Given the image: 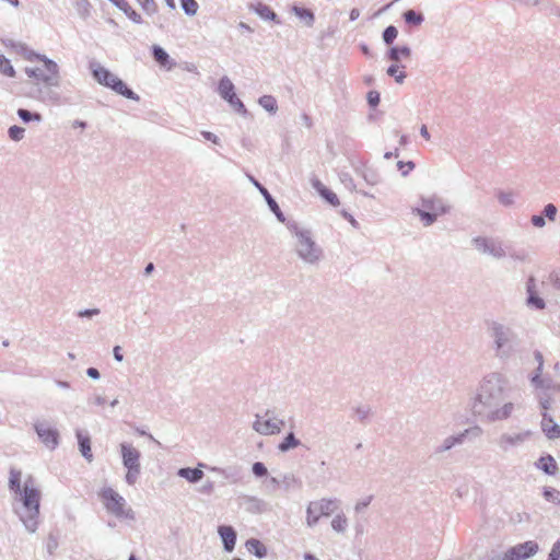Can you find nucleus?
<instances>
[{
  "label": "nucleus",
  "mask_w": 560,
  "mask_h": 560,
  "mask_svg": "<svg viewBox=\"0 0 560 560\" xmlns=\"http://www.w3.org/2000/svg\"><path fill=\"white\" fill-rule=\"evenodd\" d=\"M137 1L141 5L143 11L149 15H152L158 11V5L154 0H137Z\"/></svg>",
  "instance_id": "47"
},
{
  "label": "nucleus",
  "mask_w": 560,
  "mask_h": 560,
  "mask_svg": "<svg viewBox=\"0 0 560 560\" xmlns=\"http://www.w3.org/2000/svg\"><path fill=\"white\" fill-rule=\"evenodd\" d=\"M114 359L118 362H121L124 360V354L121 352L120 346H115L113 349Z\"/></svg>",
  "instance_id": "60"
},
{
  "label": "nucleus",
  "mask_w": 560,
  "mask_h": 560,
  "mask_svg": "<svg viewBox=\"0 0 560 560\" xmlns=\"http://www.w3.org/2000/svg\"><path fill=\"white\" fill-rule=\"evenodd\" d=\"M98 497L108 513L115 515L118 518H135V513L130 508H127L126 500L113 488H102L98 492Z\"/></svg>",
  "instance_id": "7"
},
{
  "label": "nucleus",
  "mask_w": 560,
  "mask_h": 560,
  "mask_svg": "<svg viewBox=\"0 0 560 560\" xmlns=\"http://www.w3.org/2000/svg\"><path fill=\"white\" fill-rule=\"evenodd\" d=\"M26 59H36L44 63V69L37 67L25 68L26 75L36 80V82L32 84L27 96L42 103L58 104L60 95L54 88H59L60 85L59 66L45 55L35 51H30Z\"/></svg>",
  "instance_id": "2"
},
{
  "label": "nucleus",
  "mask_w": 560,
  "mask_h": 560,
  "mask_svg": "<svg viewBox=\"0 0 560 560\" xmlns=\"http://www.w3.org/2000/svg\"><path fill=\"white\" fill-rule=\"evenodd\" d=\"M120 453L122 458V464L127 468L126 474V482L130 486L135 485L140 475L141 465L140 457L141 453L133 447L131 444L121 443L120 444Z\"/></svg>",
  "instance_id": "8"
},
{
  "label": "nucleus",
  "mask_w": 560,
  "mask_h": 560,
  "mask_svg": "<svg viewBox=\"0 0 560 560\" xmlns=\"http://www.w3.org/2000/svg\"><path fill=\"white\" fill-rule=\"evenodd\" d=\"M471 243L479 253L489 255L495 259H501L506 255L502 243L498 240L477 236L471 240Z\"/></svg>",
  "instance_id": "12"
},
{
  "label": "nucleus",
  "mask_w": 560,
  "mask_h": 560,
  "mask_svg": "<svg viewBox=\"0 0 560 560\" xmlns=\"http://www.w3.org/2000/svg\"><path fill=\"white\" fill-rule=\"evenodd\" d=\"M515 196L516 194L514 191H503L500 190L497 194V198L499 202L504 207H511L515 202Z\"/></svg>",
  "instance_id": "39"
},
{
  "label": "nucleus",
  "mask_w": 560,
  "mask_h": 560,
  "mask_svg": "<svg viewBox=\"0 0 560 560\" xmlns=\"http://www.w3.org/2000/svg\"><path fill=\"white\" fill-rule=\"evenodd\" d=\"M9 488L21 495L24 512L19 513L20 521L28 533H35L38 527L40 491L35 488L33 478L30 476L21 487V471L11 469Z\"/></svg>",
  "instance_id": "3"
},
{
  "label": "nucleus",
  "mask_w": 560,
  "mask_h": 560,
  "mask_svg": "<svg viewBox=\"0 0 560 560\" xmlns=\"http://www.w3.org/2000/svg\"><path fill=\"white\" fill-rule=\"evenodd\" d=\"M218 533L222 539L224 549L228 552H232L234 550L236 544V532L232 526L221 525L218 528Z\"/></svg>",
  "instance_id": "19"
},
{
  "label": "nucleus",
  "mask_w": 560,
  "mask_h": 560,
  "mask_svg": "<svg viewBox=\"0 0 560 560\" xmlns=\"http://www.w3.org/2000/svg\"><path fill=\"white\" fill-rule=\"evenodd\" d=\"M218 92L220 96L225 100L236 112L242 114L246 113V108L243 102L236 96L234 92V84L228 77L220 79Z\"/></svg>",
  "instance_id": "13"
},
{
  "label": "nucleus",
  "mask_w": 560,
  "mask_h": 560,
  "mask_svg": "<svg viewBox=\"0 0 560 560\" xmlns=\"http://www.w3.org/2000/svg\"><path fill=\"white\" fill-rule=\"evenodd\" d=\"M180 5L184 12L189 16L196 15L199 8L196 0H180Z\"/></svg>",
  "instance_id": "43"
},
{
  "label": "nucleus",
  "mask_w": 560,
  "mask_h": 560,
  "mask_svg": "<svg viewBox=\"0 0 560 560\" xmlns=\"http://www.w3.org/2000/svg\"><path fill=\"white\" fill-rule=\"evenodd\" d=\"M544 214L548 220L555 221L557 215V207L553 203L546 205L544 208Z\"/></svg>",
  "instance_id": "50"
},
{
  "label": "nucleus",
  "mask_w": 560,
  "mask_h": 560,
  "mask_svg": "<svg viewBox=\"0 0 560 560\" xmlns=\"http://www.w3.org/2000/svg\"><path fill=\"white\" fill-rule=\"evenodd\" d=\"M412 213L420 217L422 223L424 226H430L432 225L433 223L436 222L438 218L441 215L439 213H435V212H432V211H428V210H424L422 208H412Z\"/></svg>",
  "instance_id": "29"
},
{
  "label": "nucleus",
  "mask_w": 560,
  "mask_h": 560,
  "mask_svg": "<svg viewBox=\"0 0 560 560\" xmlns=\"http://www.w3.org/2000/svg\"><path fill=\"white\" fill-rule=\"evenodd\" d=\"M201 135H202V137H203L206 140H209V141H211V142H213V143H215V144H218V143H219V138H218L214 133H212V132H210V131H202V132H201Z\"/></svg>",
  "instance_id": "59"
},
{
  "label": "nucleus",
  "mask_w": 560,
  "mask_h": 560,
  "mask_svg": "<svg viewBox=\"0 0 560 560\" xmlns=\"http://www.w3.org/2000/svg\"><path fill=\"white\" fill-rule=\"evenodd\" d=\"M420 202L422 209L439 213L441 215L450 211V207L444 202V200L441 197L436 195L421 196Z\"/></svg>",
  "instance_id": "18"
},
{
  "label": "nucleus",
  "mask_w": 560,
  "mask_h": 560,
  "mask_svg": "<svg viewBox=\"0 0 560 560\" xmlns=\"http://www.w3.org/2000/svg\"><path fill=\"white\" fill-rule=\"evenodd\" d=\"M526 290H527V294H528L527 304L532 307H535L536 310H544L546 304H545V301L537 294L536 281L533 277H530L527 280Z\"/></svg>",
  "instance_id": "20"
},
{
  "label": "nucleus",
  "mask_w": 560,
  "mask_h": 560,
  "mask_svg": "<svg viewBox=\"0 0 560 560\" xmlns=\"http://www.w3.org/2000/svg\"><path fill=\"white\" fill-rule=\"evenodd\" d=\"M411 49L408 46H394L387 51V58L393 62H399L401 57L409 58Z\"/></svg>",
  "instance_id": "28"
},
{
  "label": "nucleus",
  "mask_w": 560,
  "mask_h": 560,
  "mask_svg": "<svg viewBox=\"0 0 560 560\" xmlns=\"http://www.w3.org/2000/svg\"><path fill=\"white\" fill-rule=\"evenodd\" d=\"M247 510L253 513H262L266 511V502L257 497H246Z\"/></svg>",
  "instance_id": "33"
},
{
  "label": "nucleus",
  "mask_w": 560,
  "mask_h": 560,
  "mask_svg": "<svg viewBox=\"0 0 560 560\" xmlns=\"http://www.w3.org/2000/svg\"><path fill=\"white\" fill-rule=\"evenodd\" d=\"M399 68L400 66L398 65V62H394L392 66H389L386 70V73L389 75V77H393L395 78V81L397 83H402L404 80L406 79V73L404 71H399Z\"/></svg>",
  "instance_id": "40"
},
{
  "label": "nucleus",
  "mask_w": 560,
  "mask_h": 560,
  "mask_svg": "<svg viewBox=\"0 0 560 560\" xmlns=\"http://www.w3.org/2000/svg\"><path fill=\"white\" fill-rule=\"evenodd\" d=\"M529 436V431L504 432L498 438L497 445L501 452L506 453L511 448L522 445Z\"/></svg>",
  "instance_id": "15"
},
{
  "label": "nucleus",
  "mask_w": 560,
  "mask_h": 560,
  "mask_svg": "<svg viewBox=\"0 0 560 560\" xmlns=\"http://www.w3.org/2000/svg\"><path fill=\"white\" fill-rule=\"evenodd\" d=\"M301 444L300 440L295 438L293 432H290L285 435L282 442L278 445V450L280 452H289L292 448L298 447Z\"/></svg>",
  "instance_id": "32"
},
{
  "label": "nucleus",
  "mask_w": 560,
  "mask_h": 560,
  "mask_svg": "<svg viewBox=\"0 0 560 560\" xmlns=\"http://www.w3.org/2000/svg\"><path fill=\"white\" fill-rule=\"evenodd\" d=\"M291 12L302 20L306 26L312 27L314 25L315 15L310 9L292 5Z\"/></svg>",
  "instance_id": "25"
},
{
  "label": "nucleus",
  "mask_w": 560,
  "mask_h": 560,
  "mask_svg": "<svg viewBox=\"0 0 560 560\" xmlns=\"http://www.w3.org/2000/svg\"><path fill=\"white\" fill-rule=\"evenodd\" d=\"M353 410L360 422H364L371 413V408L366 405H359Z\"/></svg>",
  "instance_id": "45"
},
{
  "label": "nucleus",
  "mask_w": 560,
  "mask_h": 560,
  "mask_svg": "<svg viewBox=\"0 0 560 560\" xmlns=\"http://www.w3.org/2000/svg\"><path fill=\"white\" fill-rule=\"evenodd\" d=\"M86 375L93 380H98L101 377L98 370L95 368H89L86 370Z\"/></svg>",
  "instance_id": "62"
},
{
  "label": "nucleus",
  "mask_w": 560,
  "mask_h": 560,
  "mask_svg": "<svg viewBox=\"0 0 560 560\" xmlns=\"http://www.w3.org/2000/svg\"><path fill=\"white\" fill-rule=\"evenodd\" d=\"M152 56L153 59L162 67H167V69H172L174 62H171L170 55L165 51V49L159 45L152 46Z\"/></svg>",
  "instance_id": "24"
},
{
  "label": "nucleus",
  "mask_w": 560,
  "mask_h": 560,
  "mask_svg": "<svg viewBox=\"0 0 560 560\" xmlns=\"http://www.w3.org/2000/svg\"><path fill=\"white\" fill-rule=\"evenodd\" d=\"M537 466L547 475H555L558 469L556 460L550 455L540 457Z\"/></svg>",
  "instance_id": "31"
},
{
  "label": "nucleus",
  "mask_w": 560,
  "mask_h": 560,
  "mask_svg": "<svg viewBox=\"0 0 560 560\" xmlns=\"http://www.w3.org/2000/svg\"><path fill=\"white\" fill-rule=\"evenodd\" d=\"M255 12H256V13H257L261 19L270 20V21H273V22H276V23H279L277 14L273 12V10H271V8H270V7H268V5H266V4L258 3V4L255 7Z\"/></svg>",
  "instance_id": "34"
},
{
  "label": "nucleus",
  "mask_w": 560,
  "mask_h": 560,
  "mask_svg": "<svg viewBox=\"0 0 560 560\" xmlns=\"http://www.w3.org/2000/svg\"><path fill=\"white\" fill-rule=\"evenodd\" d=\"M544 498L555 504L560 503V491L553 488H546L544 491Z\"/></svg>",
  "instance_id": "46"
},
{
  "label": "nucleus",
  "mask_w": 560,
  "mask_h": 560,
  "mask_svg": "<svg viewBox=\"0 0 560 560\" xmlns=\"http://www.w3.org/2000/svg\"><path fill=\"white\" fill-rule=\"evenodd\" d=\"M252 471L256 477H265L268 474L267 467L261 462L254 463Z\"/></svg>",
  "instance_id": "48"
},
{
  "label": "nucleus",
  "mask_w": 560,
  "mask_h": 560,
  "mask_svg": "<svg viewBox=\"0 0 560 560\" xmlns=\"http://www.w3.org/2000/svg\"><path fill=\"white\" fill-rule=\"evenodd\" d=\"M398 31L394 25L387 26L382 34V38L386 45H392L397 38Z\"/></svg>",
  "instance_id": "42"
},
{
  "label": "nucleus",
  "mask_w": 560,
  "mask_h": 560,
  "mask_svg": "<svg viewBox=\"0 0 560 560\" xmlns=\"http://www.w3.org/2000/svg\"><path fill=\"white\" fill-rule=\"evenodd\" d=\"M24 133H25V129L23 127H20V126H11L9 129H8V135H9V138L13 141H20L24 138Z\"/></svg>",
  "instance_id": "44"
},
{
  "label": "nucleus",
  "mask_w": 560,
  "mask_h": 560,
  "mask_svg": "<svg viewBox=\"0 0 560 560\" xmlns=\"http://www.w3.org/2000/svg\"><path fill=\"white\" fill-rule=\"evenodd\" d=\"M549 560H560V541L553 544L549 552Z\"/></svg>",
  "instance_id": "55"
},
{
  "label": "nucleus",
  "mask_w": 560,
  "mask_h": 560,
  "mask_svg": "<svg viewBox=\"0 0 560 560\" xmlns=\"http://www.w3.org/2000/svg\"><path fill=\"white\" fill-rule=\"evenodd\" d=\"M247 178L261 194V196L266 200L270 211L276 215L278 221L281 223H284L285 217H284L283 212L281 211L277 201L273 199V197L268 191V189L265 186H262L253 175L247 174Z\"/></svg>",
  "instance_id": "17"
},
{
  "label": "nucleus",
  "mask_w": 560,
  "mask_h": 560,
  "mask_svg": "<svg viewBox=\"0 0 560 560\" xmlns=\"http://www.w3.org/2000/svg\"><path fill=\"white\" fill-rule=\"evenodd\" d=\"M534 357H535V360L538 363V372H542L544 357H542L541 352L540 351H535Z\"/></svg>",
  "instance_id": "61"
},
{
  "label": "nucleus",
  "mask_w": 560,
  "mask_h": 560,
  "mask_svg": "<svg viewBox=\"0 0 560 560\" xmlns=\"http://www.w3.org/2000/svg\"><path fill=\"white\" fill-rule=\"evenodd\" d=\"M284 421L275 416V411L266 410L264 416L256 415L253 430L261 435H273L281 432Z\"/></svg>",
  "instance_id": "10"
},
{
  "label": "nucleus",
  "mask_w": 560,
  "mask_h": 560,
  "mask_svg": "<svg viewBox=\"0 0 560 560\" xmlns=\"http://www.w3.org/2000/svg\"><path fill=\"white\" fill-rule=\"evenodd\" d=\"M532 223L536 228H544L546 224L545 218L542 215H533L532 217Z\"/></svg>",
  "instance_id": "56"
},
{
  "label": "nucleus",
  "mask_w": 560,
  "mask_h": 560,
  "mask_svg": "<svg viewBox=\"0 0 560 560\" xmlns=\"http://www.w3.org/2000/svg\"><path fill=\"white\" fill-rule=\"evenodd\" d=\"M89 69L91 70L92 77L98 84L113 90L128 100L139 101L138 94L129 89L121 79L112 73L108 69L104 68L98 61L91 60Z\"/></svg>",
  "instance_id": "6"
},
{
  "label": "nucleus",
  "mask_w": 560,
  "mask_h": 560,
  "mask_svg": "<svg viewBox=\"0 0 560 560\" xmlns=\"http://www.w3.org/2000/svg\"><path fill=\"white\" fill-rule=\"evenodd\" d=\"M364 180L370 185H376L380 182V176L374 171H364L362 173Z\"/></svg>",
  "instance_id": "49"
},
{
  "label": "nucleus",
  "mask_w": 560,
  "mask_h": 560,
  "mask_svg": "<svg viewBox=\"0 0 560 560\" xmlns=\"http://www.w3.org/2000/svg\"><path fill=\"white\" fill-rule=\"evenodd\" d=\"M246 547L248 551L255 555L257 558L262 559L267 557V548L266 546L258 539L250 538L246 541Z\"/></svg>",
  "instance_id": "27"
},
{
  "label": "nucleus",
  "mask_w": 560,
  "mask_h": 560,
  "mask_svg": "<svg viewBox=\"0 0 560 560\" xmlns=\"http://www.w3.org/2000/svg\"><path fill=\"white\" fill-rule=\"evenodd\" d=\"M34 430L47 448L52 451L59 445V431L52 428L47 421L36 422Z\"/></svg>",
  "instance_id": "14"
},
{
  "label": "nucleus",
  "mask_w": 560,
  "mask_h": 560,
  "mask_svg": "<svg viewBox=\"0 0 560 560\" xmlns=\"http://www.w3.org/2000/svg\"><path fill=\"white\" fill-rule=\"evenodd\" d=\"M397 167L398 170L401 171V175L402 176H407L408 173L415 168V163L412 161H408V162H402V161H399L397 163Z\"/></svg>",
  "instance_id": "51"
},
{
  "label": "nucleus",
  "mask_w": 560,
  "mask_h": 560,
  "mask_svg": "<svg viewBox=\"0 0 560 560\" xmlns=\"http://www.w3.org/2000/svg\"><path fill=\"white\" fill-rule=\"evenodd\" d=\"M398 155H399V150H398V149H395V151L386 152V153L384 154V158H385L386 160H389V159H392V158H397Z\"/></svg>",
  "instance_id": "63"
},
{
  "label": "nucleus",
  "mask_w": 560,
  "mask_h": 560,
  "mask_svg": "<svg viewBox=\"0 0 560 560\" xmlns=\"http://www.w3.org/2000/svg\"><path fill=\"white\" fill-rule=\"evenodd\" d=\"M287 228L294 238L293 250L296 257L305 265H319L324 259V250L315 241L312 231L295 221L287 222Z\"/></svg>",
  "instance_id": "4"
},
{
  "label": "nucleus",
  "mask_w": 560,
  "mask_h": 560,
  "mask_svg": "<svg viewBox=\"0 0 560 560\" xmlns=\"http://www.w3.org/2000/svg\"><path fill=\"white\" fill-rule=\"evenodd\" d=\"M259 105L267 112L275 114L278 109L277 101L272 95H262L258 100Z\"/></svg>",
  "instance_id": "38"
},
{
  "label": "nucleus",
  "mask_w": 560,
  "mask_h": 560,
  "mask_svg": "<svg viewBox=\"0 0 560 560\" xmlns=\"http://www.w3.org/2000/svg\"><path fill=\"white\" fill-rule=\"evenodd\" d=\"M339 502L336 499H320L310 502L306 509V524L314 527L320 516H328L338 509Z\"/></svg>",
  "instance_id": "9"
},
{
  "label": "nucleus",
  "mask_w": 560,
  "mask_h": 560,
  "mask_svg": "<svg viewBox=\"0 0 560 560\" xmlns=\"http://www.w3.org/2000/svg\"><path fill=\"white\" fill-rule=\"evenodd\" d=\"M483 433V430L479 425H475L464 430L463 432L456 435H450L445 438L442 443L435 448L436 454L445 453L452 450L456 445H462L467 436H471L472 439L480 438Z\"/></svg>",
  "instance_id": "11"
},
{
  "label": "nucleus",
  "mask_w": 560,
  "mask_h": 560,
  "mask_svg": "<svg viewBox=\"0 0 560 560\" xmlns=\"http://www.w3.org/2000/svg\"><path fill=\"white\" fill-rule=\"evenodd\" d=\"M348 527V520L345 514H337L331 521V528L339 534H343Z\"/></svg>",
  "instance_id": "37"
},
{
  "label": "nucleus",
  "mask_w": 560,
  "mask_h": 560,
  "mask_svg": "<svg viewBox=\"0 0 560 560\" xmlns=\"http://www.w3.org/2000/svg\"><path fill=\"white\" fill-rule=\"evenodd\" d=\"M359 16H360V10H359V9H357V8H353V9L350 11V20H351V21H355Z\"/></svg>",
  "instance_id": "64"
},
{
  "label": "nucleus",
  "mask_w": 560,
  "mask_h": 560,
  "mask_svg": "<svg viewBox=\"0 0 560 560\" xmlns=\"http://www.w3.org/2000/svg\"><path fill=\"white\" fill-rule=\"evenodd\" d=\"M540 374H541V372H538V369H537L536 373L532 377V384L535 385L536 387H542L544 386V382H542V380L540 377Z\"/></svg>",
  "instance_id": "58"
},
{
  "label": "nucleus",
  "mask_w": 560,
  "mask_h": 560,
  "mask_svg": "<svg viewBox=\"0 0 560 560\" xmlns=\"http://www.w3.org/2000/svg\"><path fill=\"white\" fill-rule=\"evenodd\" d=\"M77 8L81 14H89L90 2L88 0H77Z\"/></svg>",
  "instance_id": "54"
},
{
  "label": "nucleus",
  "mask_w": 560,
  "mask_h": 560,
  "mask_svg": "<svg viewBox=\"0 0 560 560\" xmlns=\"http://www.w3.org/2000/svg\"><path fill=\"white\" fill-rule=\"evenodd\" d=\"M371 500H372V497H369L366 500H363V501H359L355 506H354V510L355 512H361L362 510H364L370 503H371Z\"/></svg>",
  "instance_id": "57"
},
{
  "label": "nucleus",
  "mask_w": 560,
  "mask_h": 560,
  "mask_svg": "<svg viewBox=\"0 0 560 560\" xmlns=\"http://www.w3.org/2000/svg\"><path fill=\"white\" fill-rule=\"evenodd\" d=\"M313 188L331 206L336 207L339 205L337 195L327 188L319 179L312 182Z\"/></svg>",
  "instance_id": "22"
},
{
  "label": "nucleus",
  "mask_w": 560,
  "mask_h": 560,
  "mask_svg": "<svg viewBox=\"0 0 560 560\" xmlns=\"http://www.w3.org/2000/svg\"><path fill=\"white\" fill-rule=\"evenodd\" d=\"M488 330L494 343L497 358L505 360L517 351L521 340L511 327L492 322Z\"/></svg>",
  "instance_id": "5"
},
{
  "label": "nucleus",
  "mask_w": 560,
  "mask_h": 560,
  "mask_svg": "<svg viewBox=\"0 0 560 560\" xmlns=\"http://www.w3.org/2000/svg\"><path fill=\"white\" fill-rule=\"evenodd\" d=\"M368 103L372 107H376L380 103V93L376 91H370L368 93Z\"/></svg>",
  "instance_id": "52"
},
{
  "label": "nucleus",
  "mask_w": 560,
  "mask_h": 560,
  "mask_svg": "<svg viewBox=\"0 0 560 560\" xmlns=\"http://www.w3.org/2000/svg\"><path fill=\"white\" fill-rule=\"evenodd\" d=\"M402 16H404V20H405V22L407 24L415 25V26L420 25L423 22V20H424L422 13H418L415 10H411V9L405 11Z\"/></svg>",
  "instance_id": "36"
},
{
  "label": "nucleus",
  "mask_w": 560,
  "mask_h": 560,
  "mask_svg": "<svg viewBox=\"0 0 560 560\" xmlns=\"http://www.w3.org/2000/svg\"><path fill=\"white\" fill-rule=\"evenodd\" d=\"M537 551V542L529 540L510 548L502 560H525L533 557Z\"/></svg>",
  "instance_id": "16"
},
{
  "label": "nucleus",
  "mask_w": 560,
  "mask_h": 560,
  "mask_svg": "<svg viewBox=\"0 0 560 560\" xmlns=\"http://www.w3.org/2000/svg\"><path fill=\"white\" fill-rule=\"evenodd\" d=\"M509 380L499 372H490L479 382L470 400V409L475 417L483 422H498L509 419L515 405L506 400Z\"/></svg>",
  "instance_id": "1"
},
{
  "label": "nucleus",
  "mask_w": 560,
  "mask_h": 560,
  "mask_svg": "<svg viewBox=\"0 0 560 560\" xmlns=\"http://www.w3.org/2000/svg\"><path fill=\"white\" fill-rule=\"evenodd\" d=\"M541 430L549 440L560 438V425H558L553 418L547 412H542Z\"/></svg>",
  "instance_id": "21"
},
{
  "label": "nucleus",
  "mask_w": 560,
  "mask_h": 560,
  "mask_svg": "<svg viewBox=\"0 0 560 560\" xmlns=\"http://www.w3.org/2000/svg\"><path fill=\"white\" fill-rule=\"evenodd\" d=\"M16 114L20 117V119L25 124L31 121L40 122L43 120V117L39 113H32L25 108H19Z\"/></svg>",
  "instance_id": "35"
},
{
  "label": "nucleus",
  "mask_w": 560,
  "mask_h": 560,
  "mask_svg": "<svg viewBox=\"0 0 560 560\" xmlns=\"http://www.w3.org/2000/svg\"><path fill=\"white\" fill-rule=\"evenodd\" d=\"M77 439L79 444V450L81 455L88 460L92 462L93 454L91 451V439L88 433H84L81 430L77 431Z\"/></svg>",
  "instance_id": "23"
},
{
  "label": "nucleus",
  "mask_w": 560,
  "mask_h": 560,
  "mask_svg": "<svg viewBox=\"0 0 560 560\" xmlns=\"http://www.w3.org/2000/svg\"><path fill=\"white\" fill-rule=\"evenodd\" d=\"M177 475L192 483H196L203 478V471L199 468H179Z\"/></svg>",
  "instance_id": "26"
},
{
  "label": "nucleus",
  "mask_w": 560,
  "mask_h": 560,
  "mask_svg": "<svg viewBox=\"0 0 560 560\" xmlns=\"http://www.w3.org/2000/svg\"><path fill=\"white\" fill-rule=\"evenodd\" d=\"M100 310L98 308H88V310H82V311H79L78 312V316L79 317H88V318H92L93 316H96L100 314Z\"/></svg>",
  "instance_id": "53"
},
{
  "label": "nucleus",
  "mask_w": 560,
  "mask_h": 560,
  "mask_svg": "<svg viewBox=\"0 0 560 560\" xmlns=\"http://www.w3.org/2000/svg\"><path fill=\"white\" fill-rule=\"evenodd\" d=\"M115 7L121 10L132 22L137 24L142 22L141 15L137 13L126 0H117Z\"/></svg>",
  "instance_id": "30"
},
{
  "label": "nucleus",
  "mask_w": 560,
  "mask_h": 560,
  "mask_svg": "<svg viewBox=\"0 0 560 560\" xmlns=\"http://www.w3.org/2000/svg\"><path fill=\"white\" fill-rule=\"evenodd\" d=\"M0 72L9 78L15 77V70L13 66L3 55H0Z\"/></svg>",
  "instance_id": "41"
}]
</instances>
